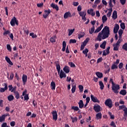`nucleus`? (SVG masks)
I'll return each mask as SVG.
<instances>
[{
	"label": "nucleus",
	"instance_id": "2eb2a0df",
	"mask_svg": "<svg viewBox=\"0 0 127 127\" xmlns=\"http://www.w3.org/2000/svg\"><path fill=\"white\" fill-rule=\"evenodd\" d=\"M104 27V24H102L100 27H98L95 31H94V33H98V32H100V30H102V28Z\"/></svg>",
	"mask_w": 127,
	"mask_h": 127
},
{
	"label": "nucleus",
	"instance_id": "7c9ffc66",
	"mask_svg": "<svg viewBox=\"0 0 127 127\" xmlns=\"http://www.w3.org/2000/svg\"><path fill=\"white\" fill-rule=\"evenodd\" d=\"M14 94L15 96V98L17 99V100H18L20 98L19 93L18 91H14Z\"/></svg>",
	"mask_w": 127,
	"mask_h": 127
},
{
	"label": "nucleus",
	"instance_id": "a19ab883",
	"mask_svg": "<svg viewBox=\"0 0 127 127\" xmlns=\"http://www.w3.org/2000/svg\"><path fill=\"white\" fill-rule=\"evenodd\" d=\"M114 46V49L113 50H114V51H118V50H119V46L118 45H113Z\"/></svg>",
	"mask_w": 127,
	"mask_h": 127
},
{
	"label": "nucleus",
	"instance_id": "13d9d810",
	"mask_svg": "<svg viewBox=\"0 0 127 127\" xmlns=\"http://www.w3.org/2000/svg\"><path fill=\"white\" fill-rule=\"evenodd\" d=\"M10 33V31L9 30L5 31L4 33H3V35H7V34H9Z\"/></svg>",
	"mask_w": 127,
	"mask_h": 127
},
{
	"label": "nucleus",
	"instance_id": "dca6fc26",
	"mask_svg": "<svg viewBox=\"0 0 127 127\" xmlns=\"http://www.w3.org/2000/svg\"><path fill=\"white\" fill-rule=\"evenodd\" d=\"M87 13L90 14L92 16H95V12H94V9H88L87 10Z\"/></svg>",
	"mask_w": 127,
	"mask_h": 127
},
{
	"label": "nucleus",
	"instance_id": "ea45409f",
	"mask_svg": "<svg viewBox=\"0 0 127 127\" xmlns=\"http://www.w3.org/2000/svg\"><path fill=\"white\" fill-rule=\"evenodd\" d=\"M78 88L80 93H82V92L84 91V86H83V85H79Z\"/></svg>",
	"mask_w": 127,
	"mask_h": 127
},
{
	"label": "nucleus",
	"instance_id": "473e14b6",
	"mask_svg": "<svg viewBox=\"0 0 127 127\" xmlns=\"http://www.w3.org/2000/svg\"><path fill=\"white\" fill-rule=\"evenodd\" d=\"M90 34H93L95 31V26H93L90 30H89Z\"/></svg>",
	"mask_w": 127,
	"mask_h": 127
},
{
	"label": "nucleus",
	"instance_id": "5701e85b",
	"mask_svg": "<svg viewBox=\"0 0 127 127\" xmlns=\"http://www.w3.org/2000/svg\"><path fill=\"white\" fill-rule=\"evenodd\" d=\"M99 86H100V90H104V88H105V85H104V83H103V81H99Z\"/></svg>",
	"mask_w": 127,
	"mask_h": 127
},
{
	"label": "nucleus",
	"instance_id": "0e129e2a",
	"mask_svg": "<svg viewBox=\"0 0 127 127\" xmlns=\"http://www.w3.org/2000/svg\"><path fill=\"white\" fill-rule=\"evenodd\" d=\"M10 125L11 127H14L15 126V122L14 121H12L10 122Z\"/></svg>",
	"mask_w": 127,
	"mask_h": 127
},
{
	"label": "nucleus",
	"instance_id": "338daca9",
	"mask_svg": "<svg viewBox=\"0 0 127 127\" xmlns=\"http://www.w3.org/2000/svg\"><path fill=\"white\" fill-rule=\"evenodd\" d=\"M112 1H109V7H114V5H113V3H112Z\"/></svg>",
	"mask_w": 127,
	"mask_h": 127
},
{
	"label": "nucleus",
	"instance_id": "774afa93",
	"mask_svg": "<svg viewBox=\"0 0 127 127\" xmlns=\"http://www.w3.org/2000/svg\"><path fill=\"white\" fill-rule=\"evenodd\" d=\"M33 105L34 107H37V102H36L35 100H33Z\"/></svg>",
	"mask_w": 127,
	"mask_h": 127
},
{
	"label": "nucleus",
	"instance_id": "aec40b11",
	"mask_svg": "<svg viewBox=\"0 0 127 127\" xmlns=\"http://www.w3.org/2000/svg\"><path fill=\"white\" fill-rule=\"evenodd\" d=\"M56 87V83H55V82L52 81L51 82V88L52 90H55V88Z\"/></svg>",
	"mask_w": 127,
	"mask_h": 127
},
{
	"label": "nucleus",
	"instance_id": "6ab92c4d",
	"mask_svg": "<svg viewBox=\"0 0 127 127\" xmlns=\"http://www.w3.org/2000/svg\"><path fill=\"white\" fill-rule=\"evenodd\" d=\"M95 119L97 120H101L102 119V113L101 112L97 113L96 115Z\"/></svg>",
	"mask_w": 127,
	"mask_h": 127
},
{
	"label": "nucleus",
	"instance_id": "4be33fe9",
	"mask_svg": "<svg viewBox=\"0 0 127 127\" xmlns=\"http://www.w3.org/2000/svg\"><path fill=\"white\" fill-rule=\"evenodd\" d=\"M56 65L57 67V69L58 71V74L60 73V70H61V66H60V64H56Z\"/></svg>",
	"mask_w": 127,
	"mask_h": 127
},
{
	"label": "nucleus",
	"instance_id": "864d4df0",
	"mask_svg": "<svg viewBox=\"0 0 127 127\" xmlns=\"http://www.w3.org/2000/svg\"><path fill=\"white\" fill-rule=\"evenodd\" d=\"M123 111L124 112V117H127V108H125Z\"/></svg>",
	"mask_w": 127,
	"mask_h": 127
},
{
	"label": "nucleus",
	"instance_id": "c85d7f7f",
	"mask_svg": "<svg viewBox=\"0 0 127 127\" xmlns=\"http://www.w3.org/2000/svg\"><path fill=\"white\" fill-rule=\"evenodd\" d=\"M96 75L97 76L98 78H103V73L100 72H96Z\"/></svg>",
	"mask_w": 127,
	"mask_h": 127
},
{
	"label": "nucleus",
	"instance_id": "72a5a7b5",
	"mask_svg": "<svg viewBox=\"0 0 127 127\" xmlns=\"http://www.w3.org/2000/svg\"><path fill=\"white\" fill-rule=\"evenodd\" d=\"M5 121V117H4V115H2L0 116V123H2V122H4Z\"/></svg>",
	"mask_w": 127,
	"mask_h": 127
},
{
	"label": "nucleus",
	"instance_id": "49530a36",
	"mask_svg": "<svg viewBox=\"0 0 127 127\" xmlns=\"http://www.w3.org/2000/svg\"><path fill=\"white\" fill-rule=\"evenodd\" d=\"M77 42V40L75 39H70L69 40V44H71V43H76Z\"/></svg>",
	"mask_w": 127,
	"mask_h": 127
},
{
	"label": "nucleus",
	"instance_id": "4468645a",
	"mask_svg": "<svg viewBox=\"0 0 127 127\" xmlns=\"http://www.w3.org/2000/svg\"><path fill=\"white\" fill-rule=\"evenodd\" d=\"M51 7H53L54 9H56L57 11H58L59 10V7H58V5L57 4H54L53 3L51 4Z\"/></svg>",
	"mask_w": 127,
	"mask_h": 127
},
{
	"label": "nucleus",
	"instance_id": "052dcab7",
	"mask_svg": "<svg viewBox=\"0 0 127 127\" xmlns=\"http://www.w3.org/2000/svg\"><path fill=\"white\" fill-rule=\"evenodd\" d=\"M103 61V58L101 57L99 58V59H98L97 61V63L99 64L100 63V62H102Z\"/></svg>",
	"mask_w": 127,
	"mask_h": 127
},
{
	"label": "nucleus",
	"instance_id": "79ce46f5",
	"mask_svg": "<svg viewBox=\"0 0 127 127\" xmlns=\"http://www.w3.org/2000/svg\"><path fill=\"white\" fill-rule=\"evenodd\" d=\"M71 110H73V111L77 112V111H79V107H78V106H72L71 107Z\"/></svg>",
	"mask_w": 127,
	"mask_h": 127
},
{
	"label": "nucleus",
	"instance_id": "e433bc0d",
	"mask_svg": "<svg viewBox=\"0 0 127 127\" xmlns=\"http://www.w3.org/2000/svg\"><path fill=\"white\" fill-rule=\"evenodd\" d=\"M24 30V33H25L27 35H28L29 34V31L27 29V28H23Z\"/></svg>",
	"mask_w": 127,
	"mask_h": 127
},
{
	"label": "nucleus",
	"instance_id": "680f3d73",
	"mask_svg": "<svg viewBox=\"0 0 127 127\" xmlns=\"http://www.w3.org/2000/svg\"><path fill=\"white\" fill-rule=\"evenodd\" d=\"M126 1H127V0H120V2L122 5L126 4Z\"/></svg>",
	"mask_w": 127,
	"mask_h": 127
},
{
	"label": "nucleus",
	"instance_id": "6e6552de",
	"mask_svg": "<svg viewBox=\"0 0 127 127\" xmlns=\"http://www.w3.org/2000/svg\"><path fill=\"white\" fill-rule=\"evenodd\" d=\"M4 88L1 87L0 88V93H4L6 90H7V84L6 83H4Z\"/></svg>",
	"mask_w": 127,
	"mask_h": 127
},
{
	"label": "nucleus",
	"instance_id": "a878e982",
	"mask_svg": "<svg viewBox=\"0 0 127 127\" xmlns=\"http://www.w3.org/2000/svg\"><path fill=\"white\" fill-rule=\"evenodd\" d=\"M5 60H6V62H7V63H8V64H9L10 65H13V64L10 61V59L8 57H6Z\"/></svg>",
	"mask_w": 127,
	"mask_h": 127
},
{
	"label": "nucleus",
	"instance_id": "09e8293b",
	"mask_svg": "<svg viewBox=\"0 0 127 127\" xmlns=\"http://www.w3.org/2000/svg\"><path fill=\"white\" fill-rule=\"evenodd\" d=\"M80 16L83 17L86 15V13L84 11H81L79 13Z\"/></svg>",
	"mask_w": 127,
	"mask_h": 127
},
{
	"label": "nucleus",
	"instance_id": "69168bd1",
	"mask_svg": "<svg viewBox=\"0 0 127 127\" xmlns=\"http://www.w3.org/2000/svg\"><path fill=\"white\" fill-rule=\"evenodd\" d=\"M37 6L38 7H41V6H43V3H40L37 4Z\"/></svg>",
	"mask_w": 127,
	"mask_h": 127
},
{
	"label": "nucleus",
	"instance_id": "9d476101",
	"mask_svg": "<svg viewBox=\"0 0 127 127\" xmlns=\"http://www.w3.org/2000/svg\"><path fill=\"white\" fill-rule=\"evenodd\" d=\"M64 17L65 19L68 18V17H72V15L70 12H66L64 13Z\"/></svg>",
	"mask_w": 127,
	"mask_h": 127
},
{
	"label": "nucleus",
	"instance_id": "f257e3e1",
	"mask_svg": "<svg viewBox=\"0 0 127 127\" xmlns=\"http://www.w3.org/2000/svg\"><path fill=\"white\" fill-rule=\"evenodd\" d=\"M109 36L110 28L108 26H106L100 33H99L96 40H98V41H102V39H106V38H108Z\"/></svg>",
	"mask_w": 127,
	"mask_h": 127
},
{
	"label": "nucleus",
	"instance_id": "8fccbe9b",
	"mask_svg": "<svg viewBox=\"0 0 127 127\" xmlns=\"http://www.w3.org/2000/svg\"><path fill=\"white\" fill-rule=\"evenodd\" d=\"M122 48L126 51H127V43H125L124 45H123Z\"/></svg>",
	"mask_w": 127,
	"mask_h": 127
},
{
	"label": "nucleus",
	"instance_id": "4d7b16f0",
	"mask_svg": "<svg viewBox=\"0 0 127 127\" xmlns=\"http://www.w3.org/2000/svg\"><path fill=\"white\" fill-rule=\"evenodd\" d=\"M123 67H124V63H120L119 64V69H122Z\"/></svg>",
	"mask_w": 127,
	"mask_h": 127
},
{
	"label": "nucleus",
	"instance_id": "393cba45",
	"mask_svg": "<svg viewBox=\"0 0 127 127\" xmlns=\"http://www.w3.org/2000/svg\"><path fill=\"white\" fill-rule=\"evenodd\" d=\"M107 45V42L105 41L102 44L100 45V47L101 48H103V49H106V45Z\"/></svg>",
	"mask_w": 127,
	"mask_h": 127
},
{
	"label": "nucleus",
	"instance_id": "b1692460",
	"mask_svg": "<svg viewBox=\"0 0 127 127\" xmlns=\"http://www.w3.org/2000/svg\"><path fill=\"white\" fill-rule=\"evenodd\" d=\"M56 38H57L56 36H54L53 37H51V38L50 39V42H51L52 43L56 42V40H55Z\"/></svg>",
	"mask_w": 127,
	"mask_h": 127
},
{
	"label": "nucleus",
	"instance_id": "f8f14e48",
	"mask_svg": "<svg viewBox=\"0 0 127 127\" xmlns=\"http://www.w3.org/2000/svg\"><path fill=\"white\" fill-rule=\"evenodd\" d=\"M22 81H23V84L25 85L26 82H27V75L23 74L22 75Z\"/></svg>",
	"mask_w": 127,
	"mask_h": 127
},
{
	"label": "nucleus",
	"instance_id": "7ed1b4c3",
	"mask_svg": "<svg viewBox=\"0 0 127 127\" xmlns=\"http://www.w3.org/2000/svg\"><path fill=\"white\" fill-rule=\"evenodd\" d=\"M105 105L107 107H108L109 109H112L113 108V101L111 99H107L105 102Z\"/></svg>",
	"mask_w": 127,
	"mask_h": 127
},
{
	"label": "nucleus",
	"instance_id": "20e7f679",
	"mask_svg": "<svg viewBox=\"0 0 127 127\" xmlns=\"http://www.w3.org/2000/svg\"><path fill=\"white\" fill-rule=\"evenodd\" d=\"M51 114L53 115V120L56 122L57 121V119H58V114H57V111H55L51 112Z\"/></svg>",
	"mask_w": 127,
	"mask_h": 127
},
{
	"label": "nucleus",
	"instance_id": "37998d69",
	"mask_svg": "<svg viewBox=\"0 0 127 127\" xmlns=\"http://www.w3.org/2000/svg\"><path fill=\"white\" fill-rule=\"evenodd\" d=\"M70 119H71L72 123H75V122H77L78 121V118L77 117L73 118L71 117Z\"/></svg>",
	"mask_w": 127,
	"mask_h": 127
},
{
	"label": "nucleus",
	"instance_id": "603ef678",
	"mask_svg": "<svg viewBox=\"0 0 127 127\" xmlns=\"http://www.w3.org/2000/svg\"><path fill=\"white\" fill-rule=\"evenodd\" d=\"M24 99L25 101H28V100H29V97H28V94H26L24 96Z\"/></svg>",
	"mask_w": 127,
	"mask_h": 127
},
{
	"label": "nucleus",
	"instance_id": "e2e57ef3",
	"mask_svg": "<svg viewBox=\"0 0 127 127\" xmlns=\"http://www.w3.org/2000/svg\"><path fill=\"white\" fill-rule=\"evenodd\" d=\"M110 126L111 127H117V125H116L115 123H114V121H112L110 124Z\"/></svg>",
	"mask_w": 127,
	"mask_h": 127
},
{
	"label": "nucleus",
	"instance_id": "9b49d317",
	"mask_svg": "<svg viewBox=\"0 0 127 127\" xmlns=\"http://www.w3.org/2000/svg\"><path fill=\"white\" fill-rule=\"evenodd\" d=\"M119 29H120V25H119L118 24H116L114 28V33H118Z\"/></svg>",
	"mask_w": 127,
	"mask_h": 127
},
{
	"label": "nucleus",
	"instance_id": "412c9836",
	"mask_svg": "<svg viewBox=\"0 0 127 127\" xmlns=\"http://www.w3.org/2000/svg\"><path fill=\"white\" fill-rule=\"evenodd\" d=\"M112 17L113 19H117V18H118V13L117 12V11L114 10L113 11Z\"/></svg>",
	"mask_w": 127,
	"mask_h": 127
},
{
	"label": "nucleus",
	"instance_id": "423d86ee",
	"mask_svg": "<svg viewBox=\"0 0 127 127\" xmlns=\"http://www.w3.org/2000/svg\"><path fill=\"white\" fill-rule=\"evenodd\" d=\"M90 98L91 99V101H92V102H93L94 103H100V100H99V99H98L96 97L94 96L93 94H91L90 95Z\"/></svg>",
	"mask_w": 127,
	"mask_h": 127
},
{
	"label": "nucleus",
	"instance_id": "a18cd8bd",
	"mask_svg": "<svg viewBox=\"0 0 127 127\" xmlns=\"http://www.w3.org/2000/svg\"><path fill=\"white\" fill-rule=\"evenodd\" d=\"M120 27L122 29H126V25L125 23H121L120 24Z\"/></svg>",
	"mask_w": 127,
	"mask_h": 127
},
{
	"label": "nucleus",
	"instance_id": "a211bd4d",
	"mask_svg": "<svg viewBox=\"0 0 127 127\" xmlns=\"http://www.w3.org/2000/svg\"><path fill=\"white\" fill-rule=\"evenodd\" d=\"M78 104L79 109H83V108H84V102L83 100H80Z\"/></svg>",
	"mask_w": 127,
	"mask_h": 127
},
{
	"label": "nucleus",
	"instance_id": "cd10ccee",
	"mask_svg": "<svg viewBox=\"0 0 127 127\" xmlns=\"http://www.w3.org/2000/svg\"><path fill=\"white\" fill-rule=\"evenodd\" d=\"M66 50V42L65 41H64L63 42V49L62 51L64 52Z\"/></svg>",
	"mask_w": 127,
	"mask_h": 127
},
{
	"label": "nucleus",
	"instance_id": "bb28decb",
	"mask_svg": "<svg viewBox=\"0 0 127 127\" xmlns=\"http://www.w3.org/2000/svg\"><path fill=\"white\" fill-rule=\"evenodd\" d=\"M120 94L123 96H126V95H127V90L125 89L121 90L120 92Z\"/></svg>",
	"mask_w": 127,
	"mask_h": 127
},
{
	"label": "nucleus",
	"instance_id": "39448f33",
	"mask_svg": "<svg viewBox=\"0 0 127 127\" xmlns=\"http://www.w3.org/2000/svg\"><path fill=\"white\" fill-rule=\"evenodd\" d=\"M93 110L96 113H99V112H101V106L98 104H96L93 107Z\"/></svg>",
	"mask_w": 127,
	"mask_h": 127
},
{
	"label": "nucleus",
	"instance_id": "f3484780",
	"mask_svg": "<svg viewBox=\"0 0 127 127\" xmlns=\"http://www.w3.org/2000/svg\"><path fill=\"white\" fill-rule=\"evenodd\" d=\"M63 70L64 71V72H65V73H66V74H68V73L70 72V69H69V66L65 65L64 68H63Z\"/></svg>",
	"mask_w": 127,
	"mask_h": 127
},
{
	"label": "nucleus",
	"instance_id": "5fc2aeb1",
	"mask_svg": "<svg viewBox=\"0 0 127 127\" xmlns=\"http://www.w3.org/2000/svg\"><path fill=\"white\" fill-rule=\"evenodd\" d=\"M88 52H89V50H88V49L86 48L85 50H84L83 51H82V53L83 54H88Z\"/></svg>",
	"mask_w": 127,
	"mask_h": 127
},
{
	"label": "nucleus",
	"instance_id": "f03ea898",
	"mask_svg": "<svg viewBox=\"0 0 127 127\" xmlns=\"http://www.w3.org/2000/svg\"><path fill=\"white\" fill-rule=\"evenodd\" d=\"M110 82L111 83H112V91H113V92L115 94H119L118 90H120V85H116L115 84V82H114V80H113V78L110 79Z\"/></svg>",
	"mask_w": 127,
	"mask_h": 127
},
{
	"label": "nucleus",
	"instance_id": "bf43d9fd",
	"mask_svg": "<svg viewBox=\"0 0 127 127\" xmlns=\"http://www.w3.org/2000/svg\"><path fill=\"white\" fill-rule=\"evenodd\" d=\"M15 77L17 81H19V80H20V78H19V76H18V75H17V72L15 73Z\"/></svg>",
	"mask_w": 127,
	"mask_h": 127
},
{
	"label": "nucleus",
	"instance_id": "1a4fd4ad",
	"mask_svg": "<svg viewBox=\"0 0 127 127\" xmlns=\"http://www.w3.org/2000/svg\"><path fill=\"white\" fill-rule=\"evenodd\" d=\"M60 72V77L61 78V79H63V78H66L67 75H66V73H65V72L63 71L62 69Z\"/></svg>",
	"mask_w": 127,
	"mask_h": 127
},
{
	"label": "nucleus",
	"instance_id": "3c124183",
	"mask_svg": "<svg viewBox=\"0 0 127 127\" xmlns=\"http://www.w3.org/2000/svg\"><path fill=\"white\" fill-rule=\"evenodd\" d=\"M6 48L9 52H11V47H10V45L9 44H7L6 46Z\"/></svg>",
	"mask_w": 127,
	"mask_h": 127
},
{
	"label": "nucleus",
	"instance_id": "de8ad7c7",
	"mask_svg": "<svg viewBox=\"0 0 127 127\" xmlns=\"http://www.w3.org/2000/svg\"><path fill=\"white\" fill-rule=\"evenodd\" d=\"M111 69L112 70H114L115 69H118V65L117 64L116 65V64H112Z\"/></svg>",
	"mask_w": 127,
	"mask_h": 127
},
{
	"label": "nucleus",
	"instance_id": "c9c22d12",
	"mask_svg": "<svg viewBox=\"0 0 127 127\" xmlns=\"http://www.w3.org/2000/svg\"><path fill=\"white\" fill-rule=\"evenodd\" d=\"M29 35L32 37V38H36V37H37V35L36 34H34V33L33 32L30 33Z\"/></svg>",
	"mask_w": 127,
	"mask_h": 127
},
{
	"label": "nucleus",
	"instance_id": "ddd939ff",
	"mask_svg": "<svg viewBox=\"0 0 127 127\" xmlns=\"http://www.w3.org/2000/svg\"><path fill=\"white\" fill-rule=\"evenodd\" d=\"M16 21V18L15 17H13V18L11 19L10 23L11 26H14L15 25V22Z\"/></svg>",
	"mask_w": 127,
	"mask_h": 127
},
{
	"label": "nucleus",
	"instance_id": "4c0bfd02",
	"mask_svg": "<svg viewBox=\"0 0 127 127\" xmlns=\"http://www.w3.org/2000/svg\"><path fill=\"white\" fill-rule=\"evenodd\" d=\"M123 33H124V30L122 29H120L119 31V38H122V35H123Z\"/></svg>",
	"mask_w": 127,
	"mask_h": 127
},
{
	"label": "nucleus",
	"instance_id": "c756f323",
	"mask_svg": "<svg viewBox=\"0 0 127 127\" xmlns=\"http://www.w3.org/2000/svg\"><path fill=\"white\" fill-rule=\"evenodd\" d=\"M102 22L103 23H105L107 20H108V18L107 17V16L106 15H104L102 16Z\"/></svg>",
	"mask_w": 127,
	"mask_h": 127
},
{
	"label": "nucleus",
	"instance_id": "6e6d98bb",
	"mask_svg": "<svg viewBox=\"0 0 127 127\" xmlns=\"http://www.w3.org/2000/svg\"><path fill=\"white\" fill-rule=\"evenodd\" d=\"M109 115L110 116V119H111L112 120H114V119H115V116L113 114H112V113L109 112Z\"/></svg>",
	"mask_w": 127,
	"mask_h": 127
},
{
	"label": "nucleus",
	"instance_id": "2f4dec72",
	"mask_svg": "<svg viewBox=\"0 0 127 127\" xmlns=\"http://www.w3.org/2000/svg\"><path fill=\"white\" fill-rule=\"evenodd\" d=\"M7 99L9 101V102H11V101H13V100L14 99V97H13L11 95H10L7 96Z\"/></svg>",
	"mask_w": 127,
	"mask_h": 127
},
{
	"label": "nucleus",
	"instance_id": "f704fd0d",
	"mask_svg": "<svg viewBox=\"0 0 127 127\" xmlns=\"http://www.w3.org/2000/svg\"><path fill=\"white\" fill-rule=\"evenodd\" d=\"M68 36H71V34H73V33L74 32V31H75V29H68Z\"/></svg>",
	"mask_w": 127,
	"mask_h": 127
},
{
	"label": "nucleus",
	"instance_id": "0eeeda50",
	"mask_svg": "<svg viewBox=\"0 0 127 127\" xmlns=\"http://www.w3.org/2000/svg\"><path fill=\"white\" fill-rule=\"evenodd\" d=\"M44 12L45 14L43 15V17L46 19V18H47L48 15L50 14V12H51V11L50 10V9H49L48 10H45Z\"/></svg>",
	"mask_w": 127,
	"mask_h": 127
},
{
	"label": "nucleus",
	"instance_id": "58836bf2",
	"mask_svg": "<svg viewBox=\"0 0 127 127\" xmlns=\"http://www.w3.org/2000/svg\"><path fill=\"white\" fill-rule=\"evenodd\" d=\"M74 92H76V85H72L71 93L74 94Z\"/></svg>",
	"mask_w": 127,
	"mask_h": 127
},
{
	"label": "nucleus",
	"instance_id": "c03bdc74",
	"mask_svg": "<svg viewBox=\"0 0 127 127\" xmlns=\"http://www.w3.org/2000/svg\"><path fill=\"white\" fill-rule=\"evenodd\" d=\"M101 2V0H95L94 4H95V7H97V5Z\"/></svg>",
	"mask_w": 127,
	"mask_h": 127
}]
</instances>
